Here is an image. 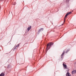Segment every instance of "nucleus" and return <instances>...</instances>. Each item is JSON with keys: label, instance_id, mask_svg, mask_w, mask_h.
<instances>
[{"label": "nucleus", "instance_id": "obj_5", "mask_svg": "<svg viewBox=\"0 0 76 76\" xmlns=\"http://www.w3.org/2000/svg\"><path fill=\"white\" fill-rule=\"evenodd\" d=\"M7 69H11L12 67V66L10 64H9L7 66Z\"/></svg>", "mask_w": 76, "mask_h": 76}, {"label": "nucleus", "instance_id": "obj_14", "mask_svg": "<svg viewBox=\"0 0 76 76\" xmlns=\"http://www.w3.org/2000/svg\"><path fill=\"white\" fill-rule=\"evenodd\" d=\"M70 49H67V51H70Z\"/></svg>", "mask_w": 76, "mask_h": 76}, {"label": "nucleus", "instance_id": "obj_16", "mask_svg": "<svg viewBox=\"0 0 76 76\" xmlns=\"http://www.w3.org/2000/svg\"><path fill=\"white\" fill-rule=\"evenodd\" d=\"M3 0H0V1H2Z\"/></svg>", "mask_w": 76, "mask_h": 76}, {"label": "nucleus", "instance_id": "obj_2", "mask_svg": "<svg viewBox=\"0 0 76 76\" xmlns=\"http://www.w3.org/2000/svg\"><path fill=\"white\" fill-rule=\"evenodd\" d=\"M64 54H65V51L64 50L61 55V60L63 59V56H64Z\"/></svg>", "mask_w": 76, "mask_h": 76}, {"label": "nucleus", "instance_id": "obj_11", "mask_svg": "<svg viewBox=\"0 0 76 76\" xmlns=\"http://www.w3.org/2000/svg\"><path fill=\"white\" fill-rule=\"evenodd\" d=\"M75 73H76V70L73 71L72 72V74H75Z\"/></svg>", "mask_w": 76, "mask_h": 76}, {"label": "nucleus", "instance_id": "obj_6", "mask_svg": "<svg viewBox=\"0 0 76 76\" xmlns=\"http://www.w3.org/2000/svg\"><path fill=\"white\" fill-rule=\"evenodd\" d=\"M44 29H43V28H41L39 29V31L38 32V34H39V33H40V32H41V31L42 30V31H43V30Z\"/></svg>", "mask_w": 76, "mask_h": 76}, {"label": "nucleus", "instance_id": "obj_10", "mask_svg": "<svg viewBox=\"0 0 76 76\" xmlns=\"http://www.w3.org/2000/svg\"><path fill=\"white\" fill-rule=\"evenodd\" d=\"M67 76H71V74H70V73H69V72H67Z\"/></svg>", "mask_w": 76, "mask_h": 76}, {"label": "nucleus", "instance_id": "obj_19", "mask_svg": "<svg viewBox=\"0 0 76 76\" xmlns=\"http://www.w3.org/2000/svg\"><path fill=\"white\" fill-rule=\"evenodd\" d=\"M66 53H67V52H66Z\"/></svg>", "mask_w": 76, "mask_h": 76}, {"label": "nucleus", "instance_id": "obj_7", "mask_svg": "<svg viewBox=\"0 0 76 76\" xmlns=\"http://www.w3.org/2000/svg\"><path fill=\"white\" fill-rule=\"evenodd\" d=\"M67 18V14H66L65 18L64 19V23L65 22H66V18Z\"/></svg>", "mask_w": 76, "mask_h": 76}, {"label": "nucleus", "instance_id": "obj_15", "mask_svg": "<svg viewBox=\"0 0 76 76\" xmlns=\"http://www.w3.org/2000/svg\"><path fill=\"white\" fill-rule=\"evenodd\" d=\"M63 24L61 25V26H63Z\"/></svg>", "mask_w": 76, "mask_h": 76}, {"label": "nucleus", "instance_id": "obj_4", "mask_svg": "<svg viewBox=\"0 0 76 76\" xmlns=\"http://www.w3.org/2000/svg\"><path fill=\"white\" fill-rule=\"evenodd\" d=\"M19 44H18L15 47H14L13 48V50H16V49H17V47H18L19 46Z\"/></svg>", "mask_w": 76, "mask_h": 76}, {"label": "nucleus", "instance_id": "obj_12", "mask_svg": "<svg viewBox=\"0 0 76 76\" xmlns=\"http://www.w3.org/2000/svg\"><path fill=\"white\" fill-rule=\"evenodd\" d=\"M71 13H72L71 12H68L67 13V16L68 15H70V14H71Z\"/></svg>", "mask_w": 76, "mask_h": 76}, {"label": "nucleus", "instance_id": "obj_9", "mask_svg": "<svg viewBox=\"0 0 76 76\" xmlns=\"http://www.w3.org/2000/svg\"><path fill=\"white\" fill-rule=\"evenodd\" d=\"M0 76H4V74L3 72H2L0 74Z\"/></svg>", "mask_w": 76, "mask_h": 76}, {"label": "nucleus", "instance_id": "obj_8", "mask_svg": "<svg viewBox=\"0 0 76 76\" xmlns=\"http://www.w3.org/2000/svg\"><path fill=\"white\" fill-rule=\"evenodd\" d=\"M31 26H30L29 27H28L27 28V30H28V31H29L30 29H31Z\"/></svg>", "mask_w": 76, "mask_h": 76}, {"label": "nucleus", "instance_id": "obj_17", "mask_svg": "<svg viewBox=\"0 0 76 76\" xmlns=\"http://www.w3.org/2000/svg\"><path fill=\"white\" fill-rule=\"evenodd\" d=\"M4 67H5V68H6V66H4Z\"/></svg>", "mask_w": 76, "mask_h": 76}, {"label": "nucleus", "instance_id": "obj_3", "mask_svg": "<svg viewBox=\"0 0 76 76\" xmlns=\"http://www.w3.org/2000/svg\"><path fill=\"white\" fill-rule=\"evenodd\" d=\"M63 65L64 69H67V65L64 64V63H63Z\"/></svg>", "mask_w": 76, "mask_h": 76}, {"label": "nucleus", "instance_id": "obj_18", "mask_svg": "<svg viewBox=\"0 0 76 76\" xmlns=\"http://www.w3.org/2000/svg\"><path fill=\"white\" fill-rule=\"evenodd\" d=\"M66 1H67V0Z\"/></svg>", "mask_w": 76, "mask_h": 76}, {"label": "nucleus", "instance_id": "obj_13", "mask_svg": "<svg viewBox=\"0 0 76 76\" xmlns=\"http://www.w3.org/2000/svg\"><path fill=\"white\" fill-rule=\"evenodd\" d=\"M12 4L13 5H15L16 4V2H14Z\"/></svg>", "mask_w": 76, "mask_h": 76}, {"label": "nucleus", "instance_id": "obj_1", "mask_svg": "<svg viewBox=\"0 0 76 76\" xmlns=\"http://www.w3.org/2000/svg\"><path fill=\"white\" fill-rule=\"evenodd\" d=\"M53 45V42H50L47 44V48L46 50L47 51L50 49V48L51 47V45Z\"/></svg>", "mask_w": 76, "mask_h": 76}]
</instances>
